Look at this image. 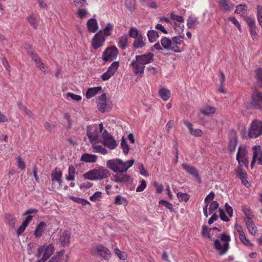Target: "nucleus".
<instances>
[{"label":"nucleus","mask_w":262,"mask_h":262,"mask_svg":"<svg viewBox=\"0 0 262 262\" xmlns=\"http://www.w3.org/2000/svg\"><path fill=\"white\" fill-rule=\"evenodd\" d=\"M159 95L163 101H166L169 99L171 93L169 90L165 88H161L159 90Z\"/></svg>","instance_id":"2f4dec72"},{"label":"nucleus","mask_w":262,"mask_h":262,"mask_svg":"<svg viewBox=\"0 0 262 262\" xmlns=\"http://www.w3.org/2000/svg\"><path fill=\"white\" fill-rule=\"evenodd\" d=\"M170 18L174 21L176 30L179 33L183 32L184 31V25L182 24L184 22V18L182 16L177 15L173 12L170 14Z\"/></svg>","instance_id":"f8f14e48"},{"label":"nucleus","mask_w":262,"mask_h":262,"mask_svg":"<svg viewBox=\"0 0 262 262\" xmlns=\"http://www.w3.org/2000/svg\"><path fill=\"white\" fill-rule=\"evenodd\" d=\"M70 234L67 230L60 233L59 238V242L63 247L68 246L70 243Z\"/></svg>","instance_id":"4be33fe9"},{"label":"nucleus","mask_w":262,"mask_h":262,"mask_svg":"<svg viewBox=\"0 0 262 262\" xmlns=\"http://www.w3.org/2000/svg\"><path fill=\"white\" fill-rule=\"evenodd\" d=\"M92 147L93 151L95 152L100 153L102 155H105L107 153V150L106 148L102 147L101 145H97L95 144H92Z\"/></svg>","instance_id":"a18cd8bd"},{"label":"nucleus","mask_w":262,"mask_h":262,"mask_svg":"<svg viewBox=\"0 0 262 262\" xmlns=\"http://www.w3.org/2000/svg\"><path fill=\"white\" fill-rule=\"evenodd\" d=\"M147 36L149 41L151 43L156 42L159 37L158 33L154 30L148 31Z\"/></svg>","instance_id":"e433bc0d"},{"label":"nucleus","mask_w":262,"mask_h":262,"mask_svg":"<svg viewBox=\"0 0 262 262\" xmlns=\"http://www.w3.org/2000/svg\"><path fill=\"white\" fill-rule=\"evenodd\" d=\"M121 146L122 148L124 154L125 155H127L128 153L129 148V145L127 144L126 141L124 138L121 140Z\"/></svg>","instance_id":"4d7b16f0"},{"label":"nucleus","mask_w":262,"mask_h":262,"mask_svg":"<svg viewBox=\"0 0 262 262\" xmlns=\"http://www.w3.org/2000/svg\"><path fill=\"white\" fill-rule=\"evenodd\" d=\"M237 139L235 136H233L230 138L228 149L230 154L233 153L237 146Z\"/></svg>","instance_id":"f704fd0d"},{"label":"nucleus","mask_w":262,"mask_h":262,"mask_svg":"<svg viewBox=\"0 0 262 262\" xmlns=\"http://www.w3.org/2000/svg\"><path fill=\"white\" fill-rule=\"evenodd\" d=\"M114 181L116 182L126 183L129 182L130 177L126 174H116L114 175Z\"/></svg>","instance_id":"7c9ffc66"},{"label":"nucleus","mask_w":262,"mask_h":262,"mask_svg":"<svg viewBox=\"0 0 262 262\" xmlns=\"http://www.w3.org/2000/svg\"><path fill=\"white\" fill-rule=\"evenodd\" d=\"M161 43L162 48L166 50H171L175 53L181 52V50H178L176 47L172 46L171 39L163 37L161 39Z\"/></svg>","instance_id":"dca6fc26"},{"label":"nucleus","mask_w":262,"mask_h":262,"mask_svg":"<svg viewBox=\"0 0 262 262\" xmlns=\"http://www.w3.org/2000/svg\"><path fill=\"white\" fill-rule=\"evenodd\" d=\"M247 9V6L246 4H239L236 7L235 13L244 16Z\"/></svg>","instance_id":"37998d69"},{"label":"nucleus","mask_w":262,"mask_h":262,"mask_svg":"<svg viewBox=\"0 0 262 262\" xmlns=\"http://www.w3.org/2000/svg\"><path fill=\"white\" fill-rule=\"evenodd\" d=\"M118 54V50L117 48L114 46H112L107 47L103 52L102 59L105 62L112 61L116 59Z\"/></svg>","instance_id":"6e6552de"},{"label":"nucleus","mask_w":262,"mask_h":262,"mask_svg":"<svg viewBox=\"0 0 262 262\" xmlns=\"http://www.w3.org/2000/svg\"><path fill=\"white\" fill-rule=\"evenodd\" d=\"M54 251V247L52 244H45L39 246L35 256L38 258H39L41 255L42 257L36 262H45L53 254Z\"/></svg>","instance_id":"39448f33"},{"label":"nucleus","mask_w":262,"mask_h":262,"mask_svg":"<svg viewBox=\"0 0 262 262\" xmlns=\"http://www.w3.org/2000/svg\"><path fill=\"white\" fill-rule=\"evenodd\" d=\"M99 134H100L98 129H95L94 132L90 130L87 132V136L92 144H95L101 142L102 138H100Z\"/></svg>","instance_id":"f3484780"},{"label":"nucleus","mask_w":262,"mask_h":262,"mask_svg":"<svg viewBox=\"0 0 262 262\" xmlns=\"http://www.w3.org/2000/svg\"><path fill=\"white\" fill-rule=\"evenodd\" d=\"M146 38L143 34H141L139 37L134 39L132 44V47L134 49H140L146 46Z\"/></svg>","instance_id":"6ab92c4d"},{"label":"nucleus","mask_w":262,"mask_h":262,"mask_svg":"<svg viewBox=\"0 0 262 262\" xmlns=\"http://www.w3.org/2000/svg\"><path fill=\"white\" fill-rule=\"evenodd\" d=\"M33 219V216L28 215L25 220L23 221L21 225L18 228L16 233L18 236L21 234V233L25 231L28 224L30 223Z\"/></svg>","instance_id":"c85d7f7f"},{"label":"nucleus","mask_w":262,"mask_h":262,"mask_svg":"<svg viewBox=\"0 0 262 262\" xmlns=\"http://www.w3.org/2000/svg\"><path fill=\"white\" fill-rule=\"evenodd\" d=\"M257 79L259 86L262 87V69L259 68L256 70Z\"/></svg>","instance_id":"774afa93"},{"label":"nucleus","mask_w":262,"mask_h":262,"mask_svg":"<svg viewBox=\"0 0 262 262\" xmlns=\"http://www.w3.org/2000/svg\"><path fill=\"white\" fill-rule=\"evenodd\" d=\"M219 204L216 201H212L210 204L209 211L210 213H212L216 209L218 208Z\"/></svg>","instance_id":"680f3d73"},{"label":"nucleus","mask_w":262,"mask_h":262,"mask_svg":"<svg viewBox=\"0 0 262 262\" xmlns=\"http://www.w3.org/2000/svg\"><path fill=\"white\" fill-rule=\"evenodd\" d=\"M27 20H28L30 25L34 29H36L38 26L37 17L34 14L29 15Z\"/></svg>","instance_id":"a19ab883"},{"label":"nucleus","mask_w":262,"mask_h":262,"mask_svg":"<svg viewBox=\"0 0 262 262\" xmlns=\"http://www.w3.org/2000/svg\"><path fill=\"white\" fill-rule=\"evenodd\" d=\"M101 192L96 191L93 195L90 196V199L92 202H96L101 198Z\"/></svg>","instance_id":"69168bd1"},{"label":"nucleus","mask_w":262,"mask_h":262,"mask_svg":"<svg viewBox=\"0 0 262 262\" xmlns=\"http://www.w3.org/2000/svg\"><path fill=\"white\" fill-rule=\"evenodd\" d=\"M117 43L118 47L122 50H125L128 46V37L126 34L120 36L117 40Z\"/></svg>","instance_id":"412c9836"},{"label":"nucleus","mask_w":262,"mask_h":262,"mask_svg":"<svg viewBox=\"0 0 262 262\" xmlns=\"http://www.w3.org/2000/svg\"><path fill=\"white\" fill-rule=\"evenodd\" d=\"M111 175L110 171L103 167H100L98 169H94L89 171L83 174L86 179L91 180H102L108 178Z\"/></svg>","instance_id":"20e7f679"},{"label":"nucleus","mask_w":262,"mask_h":262,"mask_svg":"<svg viewBox=\"0 0 262 262\" xmlns=\"http://www.w3.org/2000/svg\"><path fill=\"white\" fill-rule=\"evenodd\" d=\"M102 89L101 86L89 88L85 93V97L87 99H90L96 96Z\"/></svg>","instance_id":"c756f323"},{"label":"nucleus","mask_w":262,"mask_h":262,"mask_svg":"<svg viewBox=\"0 0 262 262\" xmlns=\"http://www.w3.org/2000/svg\"><path fill=\"white\" fill-rule=\"evenodd\" d=\"M247 154V150L245 147L242 146L238 147L236 159L239 164L238 167H240L241 168H242V166L246 167L248 166L249 161L248 160Z\"/></svg>","instance_id":"0eeeda50"},{"label":"nucleus","mask_w":262,"mask_h":262,"mask_svg":"<svg viewBox=\"0 0 262 262\" xmlns=\"http://www.w3.org/2000/svg\"><path fill=\"white\" fill-rule=\"evenodd\" d=\"M113 28L114 25L113 24L110 23H107L105 27L103 30H101L102 31V34H103L104 36L111 35Z\"/></svg>","instance_id":"c03bdc74"},{"label":"nucleus","mask_w":262,"mask_h":262,"mask_svg":"<svg viewBox=\"0 0 262 262\" xmlns=\"http://www.w3.org/2000/svg\"><path fill=\"white\" fill-rule=\"evenodd\" d=\"M138 169L140 170V173L141 175L144 177H148L149 176L148 172L145 169L143 164L140 163L138 164Z\"/></svg>","instance_id":"338daca9"},{"label":"nucleus","mask_w":262,"mask_h":262,"mask_svg":"<svg viewBox=\"0 0 262 262\" xmlns=\"http://www.w3.org/2000/svg\"><path fill=\"white\" fill-rule=\"evenodd\" d=\"M230 240V235L223 233L220 235L219 239L214 241V248L220 255H224L227 252Z\"/></svg>","instance_id":"7ed1b4c3"},{"label":"nucleus","mask_w":262,"mask_h":262,"mask_svg":"<svg viewBox=\"0 0 262 262\" xmlns=\"http://www.w3.org/2000/svg\"><path fill=\"white\" fill-rule=\"evenodd\" d=\"M105 40V36L102 34V31H99L95 34L92 38V46L93 48L95 50H97L101 48L103 46Z\"/></svg>","instance_id":"1a4fd4ad"},{"label":"nucleus","mask_w":262,"mask_h":262,"mask_svg":"<svg viewBox=\"0 0 262 262\" xmlns=\"http://www.w3.org/2000/svg\"><path fill=\"white\" fill-rule=\"evenodd\" d=\"M257 17L259 25L262 27V6L258 5L256 7Z\"/></svg>","instance_id":"864d4df0"},{"label":"nucleus","mask_w":262,"mask_h":262,"mask_svg":"<svg viewBox=\"0 0 262 262\" xmlns=\"http://www.w3.org/2000/svg\"><path fill=\"white\" fill-rule=\"evenodd\" d=\"M136 0H125V5L126 8L130 11L135 9Z\"/></svg>","instance_id":"de8ad7c7"},{"label":"nucleus","mask_w":262,"mask_h":262,"mask_svg":"<svg viewBox=\"0 0 262 262\" xmlns=\"http://www.w3.org/2000/svg\"><path fill=\"white\" fill-rule=\"evenodd\" d=\"M211 230V228H209L206 225L202 226V235L204 237H206L210 239H211V236L210 235L209 231Z\"/></svg>","instance_id":"6e6d98bb"},{"label":"nucleus","mask_w":262,"mask_h":262,"mask_svg":"<svg viewBox=\"0 0 262 262\" xmlns=\"http://www.w3.org/2000/svg\"><path fill=\"white\" fill-rule=\"evenodd\" d=\"M219 8L224 12H227L233 9L234 5L228 0H219Z\"/></svg>","instance_id":"5701e85b"},{"label":"nucleus","mask_w":262,"mask_h":262,"mask_svg":"<svg viewBox=\"0 0 262 262\" xmlns=\"http://www.w3.org/2000/svg\"><path fill=\"white\" fill-rule=\"evenodd\" d=\"M114 203L117 205H123L125 206L128 204V202L125 198L121 195H118L115 197Z\"/></svg>","instance_id":"4c0bfd02"},{"label":"nucleus","mask_w":262,"mask_h":262,"mask_svg":"<svg viewBox=\"0 0 262 262\" xmlns=\"http://www.w3.org/2000/svg\"><path fill=\"white\" fill-rule=\"evenodd\" d=\"M177 197L181 202H187L189 200V195L188 194L181 192L177 193Z\"/></svg>","instance_id":"603ef678"},{"label":"nucleus","mask_w":262,"mask_h":262,"mask_svg":"<svg viewBox=\"0 0 262 262\" xmlns=\"http://www.w3.org/2000/svg\"><path fill=\"white\" fill-rule=\"evenodd\" d=\"M239 238L241 242L245 245L251 246L252 245V244L250 243L248 239H247L244 232L239 234Z\"/></svg>","instance_id":"5fc2aeb1"},{"label":"nucleus","mask_w":262,"mask_h":262,"mask_svg":"<svg viewBox=\"0 0 262 262\" xmlns=\"http://www.w3.org/2000/svg\"><path fill=\"white\" fill-rule=\"evenodd\" d=\"M73 2L77 7H83L88 5L86 0H73Z\"/></svg>","instance_id":"e2e57ef3"},{"label":"nucleus","mask_w":262,"mask_h":262,"mask_svg":"<svg viewBox=\"0 0 262 262\" xmlns=\"http://www.w3.org/2000/svg\"><path fill=\"white\" fill-rule=\"evenodd\" d=\"M97 106H98L99 110L101 113H104L106 111V107L107 106L106 101L97 102Z\"/></svg>","instance_id":"bf43d9fd"},{"label":"nucleus","mask_w":262,"mask_h":262,"mask_svg":"<svg viewBox=\"0 0 262 262\" xmlns=\"http://www.w3.org/2000/svg\"><path fill=\"white\" fill-rule=\"evenodd\" d=\"M130 66L132 67L133 71L136 75L142 76L143 74L145 67L141 64L136 59L132 60Z\"/></svg>","instance_id":"4468645a"},{"label":"nucleus","mask_w":262,"mask_h":262,"mask_svg":"<svg viewBox=\"0 0 262 262\" xmlns=\"http://www.w3.org/2000/svg\"><path fill=\"white\" fill-rule=\"evenodd\" d=\"M101 143L108 148L113 149L116 148L117 144L113 136L106 130H104Z\"/></svg>","instance_id":"9d476101"},{"label":"nucleus","mask_w":262,"mask_h":262,"mask_svg":"<svg viewBox=\"0 0 262 262\" xmlns=\"http://www.w3.org/2000/svg\"><path fill=\"white\" fill-rule=\"evenodd\" d=\"M134 160H129L125 162L120 159H113L107 161L106 165L107 168L116 173L125 172L134 164Z\"/></svg>","instance_id":"f257e3e1"},{"label":"nucleus","mask_w":262,"mask_h":262,"mask_svg":"<svg viewBox=\"0 0 262 262\" xmlns=\"http://www.w3.org/2000/svg\"><path fill=\"white\" fill-rule=\"evenodd\" d=\"M136 59L141 64H147L153 62L154 60V55L152 53H148L141 55H136L135 56Z\"/></svg>","instance_id":"2eb2a0df"},{"label":"nucleus","mask_w":262,"mask_h":262,"mask_svg":"<svg viewBox=\"0 0 262 262\" xmlns=\"http://www.w3.org/2000/svg\"><path fill=\"white\" fill-rule=\"evenodd\" d=\"M243 211L246 216V217L244 219L245 222H246L248 219L252 220L253 214L249 208H244Z\"/></svg>","instance_id":"052dcab7"},{"label":"nucleus","mask_w":262,"mask_h":262,"mask_svg":"<svg viewBox=\"0 0 262 262\" xmlns=\"http://www.w3.org/2000/svg\"><path fill=\"white\" fill-rule=\"evenodd\" d=\"M119 65V61H114L107 68L106 71L101 75V79L104 81L108 80L115 74Z\"/></svg>","instance_id":"9b49d317"},{"label":"nucleus","mask_w":262,"mask_h":262,"mask_svg":"<svg viewBox=\"0 0 262 262\" xmlns=\"http://www.w3.org/2000/svg\"><path fill=\"white\" fill-rule=\"evenodd\" d=\"M236 176L240 179L242 184L246 187H249L250 184L247 179V173L242 171L240 167H238L236 171Z\"/></svg>","instance_id":"b1692460"},{"label":"nucleus","mask_w":262,"mask_h":262,"mask_svg":"<svg viewBox=\"0 0 262 262\" xmlns=\"http://www.w3.org/2000/svg\"><path fill=\"white\" fill-rule=\"evenodd\" d=\"M88 30L92 33H95L98 28V24L95 18H92L89 19L86 23Z\"/></svg>","instance_id":"a878e982"},{"label":"nucleus","mask_w":262,"mask_h":262,"mask_svg":"<svg viewBox=\"0 0 262 262\" xmlns=\"http://www.w3.org/2000/svg\"><path fill=\"white\" fill-rule=\"evenodd\" d=\"M62 172L61 171H53L51 173V179L53 183L57 182L59 186L61 185Z\"/></svg>","instance_id":"72a5a7b5"},{"label":"nucleus","mask_w":262,"mask_h":262,"mask_svg":"<svg viewBox=\"0 0 262 262\" xmlns=\"http://www.w3.org/2000/svg\"><path fill=\"white\" fill-rule=\"evenodd\" d=\"M184 124L188 128L190 134L195 137H201L203 134L202 131L200 129H193L192 124L188 121H184Z\"/></svg>","instance_id":"cd10ccee"},{"label":"nucleus","mask_w":262,"mask_h":262,"mask_svg":"<svg viewBox=\"0 0 262 262\" xmlns=\"http://www.w3.org/2000/svg\"><path fill=\"white\" fill-rule=\"evenodd\" d=\"M95 251L100 256L105 259H109L111 258L110 250L102 245L97 246L95 248Z\"/></svg>","instance_id":"a211bd4d"},{"label":"nucleus","mask_w":262,"mask_h":262,"mask_svg":"<svg viewBox=\"0 0 262 262\" xmlns=\"http://www.w3.org/2000/svg\"><path fill=\"white\" fill-rule=\"evenodd\" d=\"M247 108L258 110L262 108V93L255 90L251 95V100Z\"/></svg>","instance_id":"423d86ee"},{"label":"nucleus","mask_w":262,"mask_h":262,"mask_svg":"<svg viewBox=\"0 0 262 262\" xmlns=\"http://www.w3.org/2000/svg\"><path fill=\"white\" fill-rule=\"evenodd\" d=\"M199 24L198 18L194 16L190 15L187 21V26L189 29H194Z\"/></svg>","instance_id":"c9c22d12"},{"label":"nucleus","mask_w":262,"mask_h":262,"mask_svg":"<svg viewBox=\"0 0 262 262\" xmlns=\"http://www.w3.org/2000/svg\"><path fill=\"white\" fill-rule=\"evenodd\" d=\"M98 156L96 155L84 153L81 155L80 160L85 163H95L97 161Z\"/></svg>","instance_id":"bb28decb"},{"label":"nucleus","mask_w":262,"mask_h":262,"mask_svg":"<svg viewBox=\"0 0 262 262\" xmlns=\"http://www.w3.org/2000/svg\"><path fill=\"white\" fill-rule=\"evenodd\" d=\"M241 134L244 138L255 139L262 135V121L255 119L250 124L247 133L246 131H242Z\"/></svg>","instance_id":"f03ea898"},{"label":"nucleus","mask_w":262,"mask_h":262,"mask_svg":"<svg viewBox=\"0 0 262 262\" xmlns=\"http://www.w3.org/2000/svg\"><path fill=\"white\" fill-rule=\"evenodd\" d=\"M252 150L254 158H256L258 163L262 165V148L259 145H255L252 147Z\"/></svg>","instance_id":"393cba45"},{"label":"nucleus","mask_w":262,"mask_h":262,"mask_svg":"<svg viewBox=\"0 0 262 262\" xmlns=\"http://www.w3.org/2000/svg\"><path fill=\"white\" fill-rule=\"evenodd\" d=\"M141 34L139 33V30L135 27H131L128 31L129 36L134 39L139 37Z\"/></svg>","instance_id":"09e8293b"},{"label":"nucleus","mask_w":262,"mask_h":262,"mask_svg":"<svg viewBox=\"0 0 262 262\" xmlns=\"http://www.w3.org/2000/svg\"><path fill=\"white\" fill-rule=\"evenodd\" d=\"M216 109L214 107L207 105L200 109L201 113L205 115H209L213 114L215 112Z\"/></svg>","instance_id":"58836bf2"},{"label":"nucleus","mask_w":262,"mask_h":262,"mask_svg":"<svg viewBox=\"0 0 262 262\" xmlns=\"http://www.w3.org/2000/svg\"><path fill=\"white\" fill-rule=\"evenodd\" d=\"M76 169L74 166L70 165L68 169V175L66 179L67 181H73L75 180V173Z\"/></svg>","instance_id":"79ce46f5"},{"label":"nucleus","mask_w":262,"mask_h":262,"mask_svg":"<svg viewBox=\"0 0 262 262\" xmlns=\"http://www.w3.org/2000/svg\"><path fill=\"white\" fill-rule=\"evenodd\" d=\"M5 217L9 225L12 227H14L16 222V219L15 216L11 214H7Z\"/></svg>","instance_id":"49530a36"},{"label":"nucleus","mask_w":262,"mask_h":262,"mask_svg":"<svg viewBox=\"0 0 262 262\" xmlns=\"http://www.w3.org/2000/svg\"><path fill=\"white\" fill-rule=\"evenodd\" d=\"M249 232L252 235H256L257 233V229L253 221L252 220H247L245 222Z\"/></svg>","instance_id":"473e14b6"},{"label":"nucleus","mask_w":262,"mask_h":262,"mask_svg":"<svg viewBox=\"0 0 262 262\" xmlns=\"http://www.w3.org/2000/svg\"><path fill=\"white\" fill-rule=\"evenodd\" d=\"M70 199H71L75 202L81 204L83 206H86L88 204H90V202L84 199L79 198L75 196H71Z\"/></svg>","instance_id":"8fccbe9b"},{"label":"nucleus","mask_w":262,"mask_h":262,"mask_svg":"<svg viewBox=\"0 0 262 262\" xmlns=\"http://www.w3.org/2000/svg\"><path fill=\"white\" fill-rule=\"evenodd\" d=\"M160 205L164 206L166 208H167L170 212L172 211L173 210V205L170 203L165 201V200H160L159 202Z\"/></svg>","instance_id":"13d9d810"},{"label":"nucleus","mask_w":262,"mask_h":262,"mask_svg":"<svg viewBox=\"0 0 262 262\" xmlns=\"http://www.w3.org/2000/svg\"><path fill=\"white\" fill-rule=\"evenodd\" d=\"M182 166L189 174L194 177L199 183H201V178L199 175L198 170L195 167L186 163H183Z\"/></svg>","instance_id":"ddd939ff"},{"label":"nucleus","mask_w":262,"mask_h":262,"mask_svg":"<svg viewBox=\"0 0 262 262\" xmlns=\"http://www.w3.org/2000/svg\"><path fill=\"white\" fill-rule=\"evenodd\" d=\"M172 43L173 47H176L177 49L181 50L178 47V45H180L183 43V37L181 36H174L171 38Z\"/></svg>","instance_id":"ea45409f"},{"label":"nucleus","mask_w":262,"mask_h":262,"mask_svg":"<svg viewBox=\"0 0 262 262\" xmlns=\"http://www.w3.org/2000/svg\"><path fill=\"white\" fill-rule=\"evenodd\" d=\"M47 229V224L43 222H40L34 230V235L36 238H40L44 234Z\"/></svg>","instance_id":"aec40b11"},{"label":"nucleus","mask_w":262,"mask_h":262,"mask_svg":"<svg viewBox=\"0 0 262 262\" xmlns=\"http://www.w3.org/2000/svg\"><path fill=\"white\" fill-rule=\"evenodd\" d=\"M114 252L120 259L125 260L127 258V254L124 251H121L118 248L114 249Z\"/></svg>","instance_id":"3c124183"},{"label":"nucleus","mask_w":262,"mask_h":262,"mask_svg":"<svg viewBox=\"0 0 262 262\" xmlns=\"http://www.w3.org/2000/svg\"><path fill=\"white\" fill-rule=\"evenodd\" d=\"M245 20L247 23L249 29L255 28V21L254 18L247 17L245 18Z\"/></svg>","instance_id":"0e129e2a"}]
</instances>
